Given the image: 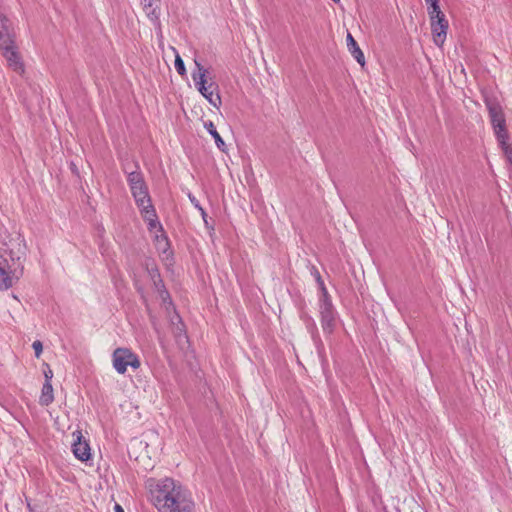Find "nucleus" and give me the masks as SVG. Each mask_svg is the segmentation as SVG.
I'll return each mask as SVG.
<instances>
[{
    "label": "nucleus",
    "instance_id": "1",
    "mask_svg": "<svg viewBox=\"0 0 512 512\" xmlns=\"http://www.w3.org/2000/svg\"><path fill=\"white\" fill-rule=\"evenodd\" d=\"M135 166L136 170L129 172L127 176L131 193L141 211L143 219L148 223V229L150 231H155L156 229L162 230L156 211L151 203L148 187L145 183L143 174L140 171L138 164Z\"/></svg>",
    "mask_w": 512,
    "mask_h": 512
},
{
    "label": "nucleus",
    "instance_id": "2",
    "mask_svg": "<svg viewBox=\"0 0 512 512\" xmlns=\"http://www.w3.org/2000/svg\"><path fill=\"white\" fill-rule=\"evenodd\" d=\"M23 264L19 256H14L12 250L0 252V291L13 287L23 275Z\"/></svg>",
    "mask_w": 512,
    "mask_h": 512
},
{
    "label": "nucleus",
    "instance_id": "3",
    "mask_svg": "<svg viewBox=\"0 0 512 512\" xmlns=\"http://www.w3.org/2000/svg\"><path fill=\"white\" fill-rule=\"evenodd\" d=\"M181 485L171 478H165L159 481L153 489H151L152 501L160 512H170L169 502L175 497Z\"/></svg>",
    "mask_w": 512,
    "mask_h": 512
},
{
    "label": "nucleus",
    "instance_id": "4",
    "mask_svg": "<svg viewBox=\"0 0 512 512\" xmlns=\"http://www.w3.org/2000/svg\"><path fill=\"white\" fill-rule=\"evenodd\" d=\"M317 282L319 283L322 290V298L320 299L319 313L321 327L326 334H332L337 326V317L331 302L330 296L327 289L324 286V282L321 279L320 274L317 272Z\"/></svg>",
    "mask_w": 512,
    "mask_h": 512
},
{
    "label": "nucleus",
    "instance_id": "5",
    "mask_svg": "<svg viewBox=\"0 0 512 512\" xmlns=\"http://www.w3.org/2000/svg\"><path fill=\"white\" fill-rule=\"evenodd\" d=\"M485 104L487 106L491 124L493 126L497 140L508 139V131L506 129L505 116L501 105L494 99L486 98Z\"/></svg>",
    "mask_w": 512,
    "mask_h": 512
},
{
    "label": "nucleus",
    "instance_id": "6",
    "mask_svg": "<svg viewBox=\"0 0 512 512\" xmlns=\"http://www.w3.org/2000/svg\"><path fill=\"white\" fill-rule=\"evenodd\" d=\"M112 363L114 369L119 374H124L127 371L128 366L136 370L141 365L139 357L129 348L123 347H119L114 350L112 354Z\"/></svg>",
    "mask_w": 512,
    "mask_h": 512
},
{
    "label": "nucleus",
    "instance_id": "7",
    "mask_svg": "<svg viewBox=\"0 0 512 512\" xmlns=\"http://www.w3.org/2000/svg\"><path fill=\"white\" fill-rule=\"evenodd\" d=\"M436 11H438V13L433 12L432 14V8H428V15L431 22V30L434 42L437 46H442L446 39L447 29L449 25L439 5Z\"/></svg>",
    "mask_w": 512,
    "mask_h": 512
},
{
    "label": "nucleus",
    "instance_id": "8",
    "mask_svg": "<svg viewBox=\"0 0 512 512\" xmlns=\"http://www.w3.org/2000/svg\"><path fill=\"white\" fill-rule=\"evenodd\" d=\"M196 69L192 72V79L195 83L196 88L198 91L205 97L211 92H217L218 85L214 82H211L207 84V73L208 70L204 68L200 62H198L196 59L194 60Z\"/></svg>",
    "mask_w": 512,
    "mask_h": 512
},
{
    "label": "nucleus",
    "instance_id": "9",
    "mask_svg": "<svg viewBox=\"0 0 512 512\" xmlns=\"http://www.w3.org/2000/svg\"><path fill=\"white\" fill-rule=\"evenodd\" d=\"M168 505V510H171L170 512H193L194 508V503L189 493L182 486Z\"/></svg>",
    "mask_w": 512,
    "mask_h": 512
},
{
    "label": "nucleus",
    "instance_id": "10",
    "mask_svg": "<svg viewBox=\"0 0 512 512\" xmlns=\"http://www.w3.org/2000/svg\"><path fill=\"white\" fill-rule=\"evenodd\" d=\"M14 35L10 29L9 20L0 14V50H7V48H13Z\"/></svg>",
    "mask_w": 512,
    "mask_h": 512
},
{
    "label": "nucleus",
    "instance_id": "11",
    "mask_svg": "<svg viewBox=\"0 0 512 512\" xmlns=\"http://www.w3.org/2000/svg\"><path fill=\"white\" fill-rule=\"evenodd\" d=\"M3 56L8 62V66L13 69L16 73L22 74L24 72V65L21 61L19 53L16 51V47L7 48L2 51Z\"/></svg>",
    "mask_w": 512,
    "mask_h": 512
},
{
    "label": "nucleus",
    "instance_id": "12",
    "mask_svg": "<svg viewBox=\"0 0 512 512\" xmlns=\"http://www.w3.org/2000/svg\"><path fill=\"white\" fill-rule=\"evenodd\" d=\"M73 453L81 461H86L90 458L89 444L86 441H82L81 435H78L77 440L73 443Z\"/></svg>",
    "mask_w": 512,
    "mask_h": 512
},
{
    "label": "nucleus",
    "instance_id": "13",
    "mask_svg": "<svg viewBox=\"0 0 512 512\" xmlns=\"http://www.w3.org/2000/svg\"><path fill=\"white\" fill-rule=\"evenodd\" d=\"M347 47L349 52L353 55L355 60L363 67L365 65V57L362 50L359 48L357 42L351 35V33L347 34Z\"/></svg>",
    "mask_w": 512,
    "mask_h": 512
},
{
    "label": "nucleus",
    "instance_id": "14",
    "mask_svg": "<svg viewBox=\"0 0 512 512\" xmlns=\"http://www.w3.org/2000/svg\"><path fill=\"white\" fill-rule=\"evenodd\" d=\"M204 127L207 129L209 134L214 138L215 143H216L217 147L219 148V150H221L222 152H225L226 144H225L224 140L222 139V137L220 136V134L217 132L213 122L212 121L205 122Z\"/></svg>",
    "mask_w": 512,
    "mask_h": 512
},
{
    "label": "nucleus",
    "instance_id": "15",
    "mask_svg": "<svg viewBox=\"0 0 512 512\" xmlns=\"http://www.w3.org/2000/svg\"><path fill=\"white\" fill-rule=\"evenodd\" d=\"M54 401L53 387L51 383L45 382L42 387L39 402L43 406H48Z\"/></svg>",
    "mask_w": 512,
    "mask_h": 512
},
{
    "label": "nucleus",
    "instance_id": "16",
    "mask_svg": "<svg viewBox=\"0 0 512 512\" xmlns=\"http://www.w3.org/2000/svg\"><path fill=\"white\" fill-rule=\"evenodd\" d=\"M205 98L215 108L219 109V107L221 106L222 101H221V97H220L218 91L217 92L209 91V93L207 95H205Z\"/></svg>",
    "mask_w": 512,
    "mask_h": 512
},
{
    "label": "nucleus",
    "instance_id": "17",
    "mask_svg": "<svg viewBox=\"0 0 512 512\" xmlns=\"http://www.w3.org/2000/svg\"><path fill=\"white\" fill-rule=\"evenodd\" d=\"M508 139L498 140L507 160L512 164V147L507 143Z\"/></svg>",
    "mask_w": 512,
    "mask_h": 512
},
{
    "label": "nucleus",
    "instance_id": "18",
    "mask_svg": "<svg viewBox=\"0 0 512 512\" xmlns=\"http://www.w3.org/2000/svg\"><path fill=\"white\" fill-rule=\"evenodd\" d=\"M175 68L181 76H184L186 74L184 62L179 55H177L175 58Z\"/></svg>",
    "mask_w": 512,
    "mask_h": 512
},
{
    "label": "nucleus",
    "instance_id": "19",
    "mask_svg": "<svg viewBox=\"0 0 512 512\" xmlns=\"http://www.w3.org/2000/svg\"><path fill=\"white\" fill-rule=\"evenodd\" d=\"M32 347L35 351V356L37 358H39L43 351V345H42L41 341H39V340L34 341L32 344Z\"/></svg>",
    "mask_w": 512,
    "mask_h": 512
},
{
    "label": "nucleus",
    "instance_id": "20",
    "mask_svg": "<svg viewBox=\"0 0 512 512\" xmlns=\"http://www.w3.org/2000/svg\"><path fill=\"white\" fill-rule=\"evenodd\" d=\"M425 2L427 5H429L428 8H432V13L433 12L438 13V11H436V9H438L439 0H425Z\"/></svg>",
    "mask_w": 512,
    "mask_h": 512
},
{
    "label": "nucleus",
    "instance_id": "21",
    "mask_svg": "<svg viewBox=\"0 0 512 512\" xmlns=\"http://www.w3.org/2000/svg\"><path fill=\"white\" fill-rule=\"evenodd\" d=\"M45 382L51 383V379L53 377L52 370L48 367L47 370L44 371Z\"/></svg>",
    "mask_w": 512,
    "mask_h": 512
},
{
    "label": "nucleus",
    "instance_id": "22",
    "mask_svg": "<svg viewBox=\"0 0 512 512\" xmlns=\"http://www.w3.org/2000/svg\"><path fill=\"white\" fill-rule=\"evenodd\" d=\"M188 196H189L190 201L193 203V205H194L197 209H199V207H201V206H200V204H199L198 200L195 198V196H193L192 194H189Z\"/></svg>",
    "mask_w": 512,
    "mask_h": 512
},
{
    "label": "nucleus",
    "instance_id": "23",
    "mask_svg": "<svg viewBox=\"0 0 512 512\" xmlns=\"http://www.w3.org/2000/svg\"><path fill=\"white\" fill-rule=\"evenodd\" d=\"M198 210L201 212L202 218H203L204 222L207 224V219H206L207 214H206L205 210L202 207H199Z\"/></svg>",
    "mask_w": 512,
    "mask_h": 512
},
{
    "label": "nucleus",
    "instance_id": "24",
    "mask_svg": "<svg viewBox=\"0 0 512 512\" xmlns=\"http://www.w3.org/2000/svg\"><path fill=\"white\" fill-rule=\"evenodd\" d=\"M115 510H116V512H124L123 508L118 504H116Z\"/></svg>",
    "mask_w": 512,
    "mask_h": 512
},
{
    "label": "nucleus",
    "instance_id": "25",
    "mask_svg": "<svg viewBox=\"0 0 512 512\" xmlns=\"http://www.w3.org/2000/svg\"><path fill=\"white\" fill-rule=\"evenodd\" d=\"M162 294H166V295L168 296V292H167V291H163V292H162ZM162 298H163V300H164V301L166 300V298L164 297V295H162Z\"/></svg>",
    "mask_w": 512,
    "mask_h": 512
},
{
    "label": "nucleus",
    "instance_id": "26",
    "mask_svg": "<svg viewBox=\"0 0 512 512\" xmlns=\"http://www.w3.org/2000/svg\"><path fill=\"white\" fill-rule=\"evenodd\" d=\"M71 167H72V170H73L74 172H76V166H75L73 163L71 164Z\"/></svg>",
    "mask_w": 512,
    "mask_h": 512
},
{
    "label": "nucleus",
    "instance_id": "27",
    "mask_svg": "<svg viewBox=\"0 0 512 512\" xmlns=\"http://www.w3.org/2000/svg\"><path fill=\"white\" fill-rule=\"evenodd\" d=\"M27 507L29 508L30 511H32V506L30 505V503H27Z\"/></svg>",
    "mask_w": 512,
    "mask_h": 512
},
{
    "label": "nucleus",
    "instance_id": "28",
    "mask_svg": "<svg viewBox=\"0 0 512 512\" xmlns=\"http://www.w3.org/2000/svg\"><path fill=\"white\" fill-rule=\"evenodd\" d=\"M27 507L29 508L30 511H32V506L30 505V503H27Z\"/></svg>",
    "mask_w": 512,
    "mask_h": 512
}]
</instances>
